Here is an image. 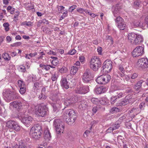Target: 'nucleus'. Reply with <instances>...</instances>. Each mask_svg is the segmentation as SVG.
Listing matches in <instances>:
<instances>
[{"label":"nucleus","instance_id":"nucleus-1","mask_svg":"<svg viewBox=\"0 0 148 148\" xmlns=\"http://www.w3.org/2000/svg\"><path fill=\"white\" fill-rule=\"evenodd\" d=\"M76 115L74 110L69 109L66 110L64 112L62 117L64 121L69 124L74 122L76 119Z\"/></svg>","mask_w":148,"mask_h":148},{"label":"nucleus","instance_id":"nucleus-2","mask_svg":"<svg viewBox=\"0 0 148 148\" xmlns=\"http://www.w3.org/2000/svg\"><path fill=\"white\" fill-rule=\"evenodd\" d=\"M33 111L38 116L43 117L47 114L48 110L45 106L38 105L34 106Z\"/></svg>","mask_w":148,"mask_h":148},{"label":"nucleus","instance_id":"nucleus-3","mask_svg":"<svg viewBox=\"0 0 148 148\" xmlns=\"http://www.w3.org/2000/svg\"><path fill=\"white\" fill-rule=\"evenodd\" d=\"M101 64L99 58L97 56H94L91 59L90 65L91 69L96 71L101 67Z\"/></svg>","mask_w":148,"mask_h":148},{"label":"nucleus","instance_id":"nucleus-4","mask_svg":"<svg viewBox=\"0 0 148 148\" xmlns=\"http://www.w3.org/2000/svg\"><path fill=\"white\" fill-rule=\"evenodd\" d=\"M41 129L40 126L32 127L30 131L29 135L32 138L38 139L41 135Z\"/></svg>","mask_w":148,"mask_h":148},{"label":"nucleus","instance_id":"nucleus-5","mask_svg":"<svg viewBox=\"0 0 148 148\" xmlns=\"http://www.w3.org/2000/svg\"><path fill=\"white\" fill-rule=\"evenodd\" d=\"M136 67L140 70H148V60L146 58L139 60L136 63Z\"/></svg>","mask_w":148,"mask_h":148},{"label":"nucleus","instance_id":"nucleus-6","mask_svg":"<svg viewBox=\"0 0 148 148\" xmlns=\"http://www.w3.org/2000/svg\"><path fill=\"white\" fill-rule=\"evenodd\" d=\"M6 126L9 129L13 130L16 132L20 131L21 130L20 126L17 122L13 120H9L6 123Z\"/></svg>","mask_w":148,"mask_h":148},{"label":"nucleus","instance_id":"nucleus-7","mask_svg":"<svg viewBox=\"0 0 148 148\" xmlns=\"http://www.w3.org/2000/svg\"><path fill=\"white\" fill-rule=\"evenodd\" d=\"M53 126L56 128V132L58 134L63 133L64 129V126L60 120L55 119L53 122Z\"/></svg>","mask_w":148,"mask_h":148},{"label":"nucleus","instance_id":"nucleus-8","mask_svg":"<svg viewBox=\"0 0 148 148\" xmlns=\"http://www.w3.org/2000/svg\"><path fill=\"white\" fill-rule=\"evenodd\" d=\"M61 98L62 99L65 98L64 102V104L66 106H69L76 101V100H75V98L74 97H71L70 95L68 94H62Z\"/></svg>","mask_w":148,"mask_h":148},{"label":"nucleus","instance_id":"nucleus-9","mask_svg":"<svg viewBox=\"0 0 148 148\" xmlns=\"http://www.w3.org/2000/svg\"><path fill=\"white\" fill-rule=\"evenodd\" d=\"M60 97L61 98H62V94L56 95L51 94L50 96V99L54 102V103H52L51 104L53 106V110L54 111H56L57 109L56 106L55 104V102H56V103H59V101L60 99Z\"/></svg>","mask_w":148,"mask_h":148},{"label":"nucleus","instance_id":"nucleus-10","mask_svg":"<svg viewBox=\"0 0 148 148\" xmlns=\"http://www.w3.org/2000/svg\"><path fill=\"white\" fill-rule=\"evenodd\" d=\"M92 78L90 70L88 69L86 70L82 77L83 82L86 83H88L92 80Z\"/></svg>","mask_w":148,"mask_h":148},{"label":"nucleus","instance_id":"nucleus-11","mask_svg":"<svg viewBox=\"0 0 148 148\" xmlns=\"http://www.w3.org/2000/svg\"><path fill=\"white\" fill-rule=\"evenodd\" d=\"M75 91L77 93L83 94L88 92L89 89L88 86H79L75 88Z\"/></svg>","mask_w":148,"mask_h":148},{"label":"nucleus","instance_id":"nucleus-12","mask_svg":"<svg viewBox=\"0 0 148 148\" xmlns=\"http://www.w3.org/2000/svg\"><path fill=\"white\" fill-rule=\"evenodd\" d=\"M144 53V48L142 46H138L133 51L132 54L133 57L142 55Z\"/></svg>","mask_w":148,"mask_h":148},{"label":"nucleus","instance_id":"nucleus-13","mask_svg":"<svg viewBox=\"0 0 148 148\" xmlns=\"http://www.w3.org/2000/svg\"><path fill=\"white\" fill-rule=\"evenodd\" d=\"M118 27L120 29L124 30L126 26V24L124 22V20L122 18L120 17H117L115 19Z\"/></svg>","mask_w":148,"mask_h":148},{"label":"nucleus","instance_id":"nucleus-14","mask_svg":"<svg viewBox=\"0 0 148 148\" xmlns=\"http://www.w3.org/2000/svg\"><path fill=\"white\" fill-rule=\"evenodd\" d=\"M112 62L111 61L106 60L103 63V66L102 68L103 72L107 73L110 72L112 68Z\"/></svg>","mask_w":148,"mask_h":148},{"label":"nucleus","instance_id":"nucleus-15","mask_svg":"<svg viewBox=\"0 0 148 148\" xmlns=\"http://www.w3.org/2000/svg\"><path fill=\"white\" fill-rule=\"evenodd\" d=\"M12 91L9 90H6L3 92L4 99L8 102L12 101Z\"/></svg>","mask_w":148,"mask_h":148},{"label":"nucleus","instance_id":"nucleus-16","mask_svg":"<svg viewBox=\"0 0 148 148\" xmlns=\"http://www.w3.org/2000/svg\"><path fill=\"white\" fill-rule=\"evenodd\" d=\"M21 121L27 127H28L34 121V120L31 116H24L22 118Z\"/></svg>","mask_w":148,"mask_h":148},{"label":"nucleus","instance_id":"nucleus-17","mask_svg":"<svg viewBox=\"0 0 148 148\" xmlns=\"http://www.w3.org/2000/svg\"><path fill=\"white\" fill-rule=\"evenodd\" d=\"M10 107L15 110H18L21 109L22 107L21 103L20 101H15L10 103Z\"/></svg>","mask_w":148,"mask_h":148},{"label":"nucleus","instance_id":"nucleus-18","mask_svg":"<svg viewBox=\"0 0 148 148\" xmlns=\"http://www.w3.org/2000/svg\"><path fill=\"white\" fill-rule=\"evenodd\" d=\"M61 86L66 89H68L69 88V83L67 81L65 77L62 78L60 81Z\"/></svg>","mask_w":148,"mask_h":148},{"label":"nucleus","instance_id":"nucleus-19","mask_svg":"<svg viewBox=\"0 0 148 148\" xmlns=\"http://www.w3.org/2000/svg\"><path fill=\"white\" fill-rule=\"evenodd\" d=\"M112 93L113 95H114L117 99H120L125 96L124 93H123L119 90H115Z\"/></svg>","mask_w":148,"mask_h":148},{"label":"nucleus","instance_id":"nucleus-20","mask_svg":"<svg viewBox=\"0 0 148 148\" xmlns=\"http://www.w3.org/2000/svg\"><path fill=\"white\" fill-rule=\"evenodd\" d=\"M107 90V89L106 88L102 86L96 87L95 88V91L96 94H99L105 92Z\"/></svg>","mask_w":148,"mask_h":148},{"label":"nucleus","instance_id":"nucleus-21","mask_svg":"<svg viewBox=\"0 0 148 148\" xmlns=\"http://www.w3.org/2000/svg\"><path fill=\"white\" fill-rule=\"evenodd\" d=\"M136 34L134 33H130L128 35V40L130 42L134 45V42H135L136 40Z\"/></svg>","mask_w":148,"mask_h":148},{"label":"nucleus","instance_id":"nucleus-22","mask_svg":"<svg viewBox=\"0 0 148 148\" xmlns=\"http://www.w3.org/2000/svg\"><path fill=\"white\" fill-rule=\"evenodd\" d=\"M136 37L135 41L134 42V45H138L143 42V38L141 35L136 34Z\"/></svg>","mask_w":148,"mask_h":148},{"label":"nucleus","instance_id":"nucleus-23","mask_svg":"<svg viewBox=\"0 0 148 148\" xmlns=\"http://www.w3.org/2000/svg\"><path fill=\"white\" fill-rule=\"evenodd\" d=\"M122 8L121 5L120 4H116L114 7V10L113 11V14L114 16L116 17L119 15L120 14V10Z\"/></svg>","mask_w":148,"mask_h":148},{"label":"nucleus","instance_id":"nucleus-24","mask_svg":"<svg viewBox=\"0 0 148 148\" xmlns=\"http://www.w3.org/2000/svg\"><path fill=\"white\" fill-rule=\"evenodd\" d=\"M88 106V103L86 101L82 100L80 102V103L79 105V108L82 110H85L87 108Z\"/></svg>","mask_w":148,"mask_h":148},{"label":"nucleus","instance_id":"nucleus-25","mask_svg":"<svg viewBox=\"0 0 148 148\" xmlns=\"http://www.w3.org/2000/svg\"><path fill=\"white\" fill-rule=\"evenodd\" d=\"M44 138L46 140H50L51 136L49 131L48 130H45L44 131Z\"/></svg>","mask_w":148,"mask_h":148},{"label":"nucleus","instance_id":"nucleus-26","mask_svg":"<svg viewBox=\"0 0 148 148\" xmlns=\"http://www.w3.org/2000/svg\"><path fill=\"white\" fill-rule=\"evenodd\" d=\"M145 82L143 80H141L137 82L134 86V88L136 90H139L142 86V84Z\"/></svg>","mask_w":148,"mask_h":148},{"label":"nucleus","instance_id":"nucleus-27","mask_svg":"<svg viewBox=\"0 0 148 148\" xmlns=\"http://www.w3.org/2000/svg\"><path fill=\"white\" fill-rule=\"evenodd\" d=\"M96 81L98 84H105V81L103 79L102 75H100L96 79Z\"/></svg>","mask_w":148,"mask_h":148},{"label":"nucleus","instance_id":"nucleus-28","mask_svg":"<svg viewBox=\"0 0 148 148\" xmlns=\"http://www.w3.org/2000/svg\"><path fill=\"white\" fill-rule=\"evenodd\" d=\"M40 67L42 69V70H45L46 71H48L49 70L50 65H45L43 64H40L39 65Z\"/></svg>","mask_w":148,"mask_h":148},{"label":"nucleus","instance_id":"nucleus-29","mask_svg":"<svg viewBox=\"0 0 148 148\" xmlns=\"http://www.w3.org/2000/svg\"><path fill=\"white\" fill-rule=\"evenodd\" d=\"M18 148H25L26 146L25 141L22 140L18 141Z\"/></svg>","mask_w":148,"mask_h":148},{"label":"nucleus","instance_id":"nucleus-30","mask_svg":"<svg viewBox=\"0 0 148 148\" xmlns=\"http://www.w3.org/2000/svg\"><path fill=\"white\" fill-rule=\"evenodd\" d=\"M132 25L133 27H140L141 26V23L139 21H134L132 23Z\"/></svg>","mask_w":148,"mask_h":148},{"label":"nucleus","instance_id":"nucleus-31","mask_svg":"<svg viewBox=\"0 0 148 148\" xmlns=\"http://www.w3.org/2000/svg\"><path fill=\"white\" fill-rule=\"evenodd\" d=\"M104 80L105 81V84L109 82L111 79V77L110 75L106 74L102 75Z\"/></svg>","mask_w":148,"mask_h":148},{"label":"nucleus","instance_id":"nucleus-32","mask_svg":"<svg viewBox=\"0 0 148 148\" xmlns=\"http://www.w3.org/2000/svg\"><path fill=\"white\" fill-rule=\"evenodd\" d=\"M78 69L76 66H73L71 68L70 73L71 74L74 75L77 72Z\"/></svg>","mask_w":148,"mask_h":148},{"label":"nucleus","instance_id":"nucleus-33","mask_svg":"<svg viewBox=\"0 0 148 148\" xmlns=\"http://www.w3.org/2000/svg\"><path fill=\"white\" fill-rule=\"evenodd\" d=\"M12 100L18 99L19 97L18 94L15 91H12Z\"/></svg>","mask_w":148,"mask_h":148},{"label":"nucleus","instance_id":"nucleus-34","mask_svg":"<svg viewBox=\"0 0 148 148\" xmlns=\"http://www.w3.org/2000/svg\"><path fill=\"white\" fill-rule=\"evenodd\" d=\"M2 57L5 60L7 61L10 60L11 58L8 54L6 53H4L3 54Z\"/></svg>","mask_w":148,"mask_h":148},{"label":"nucleus","instance_id":"nucleus-35","mask_svg":"<svg viewBox=\"0 0 148 148\" xmlns=\"http://www.w3.org/2000/svg\"><path fill=\"white\" fill-rule=\"evenodd\" d=\"M91 101L93 103L97 104L100 103V100L96 98H92L90 99Z\"/></svg>","mask_w":148,"mask_h":148},{"label":"nucleus","instance_id":"nucleus-36","mask_svg":"<svg viewBox=\"0 0 148 148\" xmlns=\"http://www.w3.org/2000/svg\"><path fill=\"white\" fill-rule=\"evenodd\" d=\"M21 25L22 26L26 25L28 26H30L32 25V23L30 21H25L21 23Z\"/></svg>","mask_w":148,"mask_h":148},{"label":"nucleus","instance_id":"nucleus-37","mask_svg":"<svg viewBox=\"0 0 148 148\" xmlns=\"http://www.w3.org/2000/svg\"><path fill=\"white\" fill-rule=\"evenodd\" d=\"M118 70L119 71H118V73L119 75L120 73H124L125 70L123 66L122 65H120L118 67Z\"/></svg>","mask_w":148,"mask_h":148},{"label":"nucleus","instance_id":"nucleus-38","mask_svg":"<svg viewBox=\"0 0 148 148\" xmlns=\"http://www.w3.org/2000/svg\"><path fill=\"white\" fill-rule=\"evenodd\" d=\"M37 55V53L36 52H35L34 53H30L29 54H26L25 57L26 58L30 59V58L33 57H34Z\"/></svg>","mask_w":148,"mask_h":148},{"label":"nucleus","instance_id":"nucleus-39","mask_svg":"<svg viewBox=\"0 0 148 148\" xmlns=\"http://www.w3.org/2000/svg\"><path fill=\"white\" fill-rule=\"evenodd\" d=\"M7 10L11 14H12L14 13L15 11V9L11 6H8L7 8Z\"/></svg>","mask_w":148,"mask_h":148},{"label":"nucleus","instance_id":"nucleus-40","mask_svg":"<svg viewBox=\"0 0 148 148\" xmlns=\"http://www.w3.org/2000/svg\"><path fill=\"white\" fill-rule=\"evenodd\" d=\"M120 76L122 77L124 80L125 79L126 81H128L130 78V77L127 75H125L124 73H120Z\"/></svg>","mask_w":148,"mask_h":148},{"label":"nucleus","instance_id":"nucleus-41","mask_svg":"<svg viewBox=\"0 0 148 148\" xmlns=\"http://www.w3.org/2000/svg\"><path fill=\"white\" fill-rule=\"evenodd\" d=\"M68 71L66 67L64 66H62V68L59 70V71L61 73H66Z\"/></svg>","mask_w":148,"mask_h":148},{"label":"nucleus","instance_id":"nucleus-42","mask_svg":"<svg viewBox=\"0 0 148 148\" xmlns=\"http://www.w3.org/2000/svg\"><path fill=\"white\" fill-rule=\"evenodd\" d=\"M18 86L20 88L26 86L24 82L21 80L18 81Z\"/></svg>","mask_w":148,"mask_h":148},{"label":"nucleus","instance_id":"nucleus-43","mask_svg":"<svg viewBox=\"0 0 148 148\" xmlns=\"http://www.w3.org/2000/svg\"><path fill=\"white\" fill-rule=\"evenodd\" d=\"M108 102V100L106 98H104L102 100H100V103L102 105L106 104Z\"/></svg>","mask_w":148,"mask_h":148},{"label":"nucleus","instance_id":"nucleus-44","mask_svg":"<svg viewBox=\"0 0 148 148\" xmlns=\"http://www.w3.org/2000/svg\"><path fill=\"white\" fill-rule=\"evenodd\" d=\"M9 25H10L8 23H5L3 24V26L5 27V30L7 32L9 31Z\"/></svg>","mask_w":148,"mask_h":148},{"label":"nucleus","instance_id":"nucleus-45","mask_svg":"<svg viewBox=\"0 0 148 148\" xmlns=\"http://www.w3.org/2000/svg\"><path fill=\"white\" fill-rule=\"evenodd\" d=\"M129 102V101L128 99H125L123 101H122L119 104L120 106H124L128 103Z\"/></svg>","mask_w":148,"mask_h":148},{"label":"nucleus","instance_id":"nucleus-46","mask_svg":"<svg viewBox=\"0 0 148 148\" xmlns=\"http://www.w3.org/2000/svg\"><path fill=\"white\" fill-rule=\"evenodd\" d=\"M141 3V1H140L136 0L134 2V5L135 7L138 8L139 7Z\"/></svg>","mask_w":148,"mask_h":148},{"label":"nucleus","instance_id":"nucleus-47","mask_svg":"<svg viewBox=\"0 0 148 148\" xmlns=\"http://www.w3.org/2000/svg\"><path fill=\"white\" fill-rule=\"evenodd\" d=\"M119 111V109L117 108L113 107L110 110V112L113 114L115 112H118Z\"/></svg>","mask_w":148,"mask_h":148},{"label":"nucleus","instance_id":"nucleus-48","mask_svg":"<svg viewBox=\"0 0 148 148\" xmlns=\"http://www.w3.org/2000/svg\"><path fill=\"white\" fill-rule=\"evenodd\" d=\"M117 99L115 97L114 95L113 96H112L111 99L110 100V102L112 104H114L116 101V99Z\"/></svg>","mask_w":148,"mask_h":148},{"label":"nucleus","instance_id":"nucleus-49","mask_svg":"<svg viewBox=\"0 0 148 148\" xmlns=\"http://www.w3.org/2000/svg\"><path fill=\"white\" fill-rule=\"evenodd\" d=\"M26 91V86L20 88L19 92L21 94H24Z\"/></svg>","mask_w":148,"mask_h":148},{"label":"nucleus","instance_id":"nucleus-50","mask_svg":"<svg viewBox=\"0 0 148 148\" xmlns=\"http://www.w3.org/2000/svg\"><path fill=\"white\" fill-rule=\"evenodd\" d=\"M38 98L40 99H45L46 98V96L42 92L39 95Z\"/></svg>","mask_w":148,"mask_h":148},{"label":"nucleus","instance_id":"nucleus-51","mask_svg":"<svg viewBox=\"0 0 148 148\" xmlns=\"http://www.w3.org/2000/svg\"><path fill=\"white\" fill-rule=\"evenodd\" d=\"M112 126L114 130L119 128L120 127V125L119 124L116 123L114 124Z\"/></svg>","mask_w":148,"mask_h":148},{"label":"nucleus","instance_id":"nucleus-52","mask_svg":"<svg viewBox=\"0 0 148 148\" xmlns=\"http://www.w3.org/2000/svg\"><path fill=\"white\" fill-rule=\"evenodd\" d=\"M51 63L54 66L57 65L58 63V58L55 59H53L51 61Z\"/></svg>","mask_w":148,"mask_h":148},{"label":"nucleus","instance_id":"nucleus-53","mask_svg":"<svg viewBox=\"0 0 148 148\" xmlns=\"http://www.w3.org/2000/svg\"><path fill=\"white\" fill-rule=\"evenodd\" d=\"M19 70L23 72H24L26 71L25 67L23 65H21L19 66Z\"/></svg>","mask_w":148,"mask_h":148},{"label":"nucleus","instance_id":"nucleus-54","mask_svg":"<svg viewBox=\"0 0 148 148\" xmlns=\"http://www.w3.org/2000/svg\"><path fill=\"white\" fill-rule=\"evenodd\" d=\"M31 5H30L29 3L27 4L26 5V8L27 10H30L33 8L32 6H31Z\"/></svg>","mask_w":148,"mask_h":148},{"label":"nucleus","instance_id":"nucleus-55","mask_svg":"<svg viewBox=\"0 0 148 148\" xmlns=\"http://www.w3.org/2000/svg\"><path fill=\"white\" fill-rule=\"evenodd\" d=\"M64 7L63 6H59L58 7V10L60 13H62V10L64 9Z\"/></svg>","mask_w":148,"mask_h":148},{"label":"nucleus","instance_id":"nucleus-56","mask_svg":"<svg viewBox=\"0 0 148 148\" xmlns=\"http://www.w3.org/2000/svg\"><path fill=\"white\" fill-rule=\"evenodd\" d=\"M77 10L78 12L82 14H83L84 11V10L83 9L81 8H77Z\"/></svg>","mask_w":148,"mask_h":148},{"label":"nucleus","instance_id":"nucleus-57","mask_svg":"<svg viewBox=\"0 0 148 148\" xmlns=\"http://www.w3.org/2000/svg\"><path fill=\"white\" fill-rule=\"evenodd\" d=\"M74 66H76L78 69L80 67V63L79 62L77 61L74 64Z\"/></svg>","mask_w":148,"mask_h":148},{"label":"nucleus","instance_id":"nucleus-58","mask_svg":"<svg viewBox=\"0 0 148 148\" xmlns=\"http://www.w3.org/2000/svg\"><path fill=\"white\" fill-rule=\"evenodd\" d=\"M138 76V74L136 73H134L133 74L132 76L131 77V78L133 79H136L137 77Z\"/></svg>","mask_w":148,"mask_h":148},{"label":"nucleus","instance_id":"nucleus-59","mask_svg":"<svg viewBox=\"0 0 148 148\" xmlns=\"http://www.w3.org/2000/svg\"><path fill=\"white\" fill-rule=\"evenodd\" d=\"M76 5H75L71 6L69 8V11L71 12H72L76 8Z\"/></svg>","mask_w":148,"mask_h":148},{"label":"nucleus","instance_id":"nucleus-60","mask_svg":"<svg viewBox=\"0 0 148 148\" xmlns=\"http://www.w3.org/2000/svg\"><path fill=\"white\" fill-rule=\"evenodd\" d=\"M76 50L74 49H73L69 52V54L72 55L75 54L76 53Z\"/></svg>","mask_w":148,"mask_h":148},{"label":"nucleus","instance_id":"nucleus-61","mask_svg":"<svg viewBox=\"0 0 148 148\" xmlns=\"http://www.w3.org/2000/svg\"><path fill=\"white\" fill-rule=\"evenodd\" d=\"M39 53L40 54V56L39 57H38L37 58L38 59H42L43 56L45 55V53L43 51L42 52H40Z\"/></svg>","mask_w":148,"mask_h":148},{"label":"nucleus","instance_id":"nucleus-62","mask_svg":"<svg viewBox=\"0 0 148 148\" xmlns=\"http://www.w3.org/2000/svg\"><path fill=\"white\" fill-rule=\"evenodd\" d=\"M145 103L144 102H142L140 104L139 107L140 109L141 110L143 109V108L145 107Z\"/></svg>","mask_w":148,"mask_h":148},{"label":"nucleus","instance_id":"nucleus-63","mask_svg":"<svg viewBox=\"0 0 148 148\" xmlns=\"http://www.w3.org/2000/svg\"><path fill=\"white\" fill-rule=\"evenodd\" d=\"M92 111V114H95L97 112V107H94L93 108Z\"/></svg>","mask_w":148,"mask_h":148},{"label":"nucleus","instance_id":"nucleus-64","mask_svg":"<svg viewBox=\"0 0 148 148\" xmlns=\"http://www.w3.org/2000/svg\"><path fill=\"white\" fill-rule=\"evenodd\" d=\"M97 52L99 55H101L102 51V48L101 47H99L97 49Z\"/></svg>","mask_w":148,"mask_h":148}]
</instances>
